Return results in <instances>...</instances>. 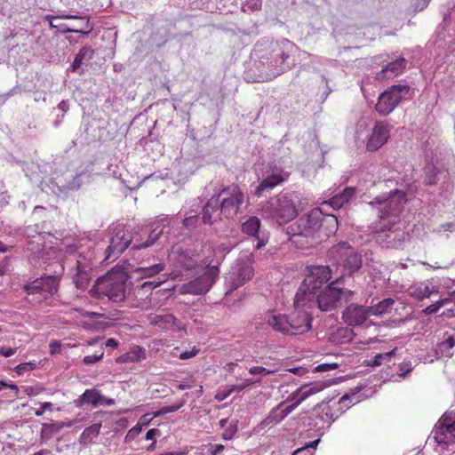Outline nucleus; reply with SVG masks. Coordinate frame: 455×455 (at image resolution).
<instances>
[{"label": "nucleus", "mask_w": 455, "mask_h": 455, "mask_svg": "<svg viewBox=\"0 0 455 455\" xmlns=\"http://www.w3.org/2000/svg\"><path fill=\"white\" fill-rule=\"evenodd\" d=\"M438 292V288L433 285L429 280L416 283L408 289L409 295L419 300L430 298L432 294Z\"/></svg>", "instance_id": "28"}, {"label": "nucleus", "mask_w": 455, "mask_h": 455, "mask_svg": "<svg viewBox=\"0 0 455 455\" xmlns=\"http://www.w3.org/2000/svg\"><path fill=\"white\" fill-rule=\"evenodd\" d=\"M145 358L146 350L140 346H134L129 351L120 355L116 362L119 363H138Z\"/></svg>", "instance_id": "35"}, {"label": "nucleus", "mask_w": 455, "mask_h": 455, "mask_svg": "<svg viewBox=\"0 0 455 455\" xmlns=\"http://www.w3.org/2000/svg\"><path fill=\"white\" fill-rule=\"evenodd\" d=\"M130 238H132L130 243L131 251L133 252L134 257L137 251L152 246L158 240L159 234H154V232H152L150 235H147L138 232H130Z\"/></svg>", "instance_id": "26"}, {"label": "nucleus", "mask_w": 455, "mask_h": 455, "mask_svg": "<svg viewBox=\"0 0 455 455\" xmlns=\"http://www.w3.org/2000/svg\"><path fill=\"white\" fill-rule=\"evenodd\" d=\"M307 269V273L302 284L309 290L316 291L331 278V270L328 266L312 265Z\"/></svg>", "instance_id": "19"}, {"label": "nucleus", "mask_w": 455, "mask_h": 455, "mask_svg": "<svg viewBox=\"0 0 455 455\" xmlns=\"http://www.w3.org/2000/svg\"><path fill=\"white\" fill-rule=\"evenodd\" d=\"M112 236L109 244L105 251L104 261L114 262L130 246L132 238L130 231L123 224H117L111 228Z\"/></svg>", "instance_id": "11"}, {"label": "nucleus", "mask_w": 455, "mask_h": 455, "mask_svg": "<svg viewBox=\"0 0 455 455\" xmlns=\"http://www.w3.org/2000/svg\"><path fill=\"white\" fill-rule=\"evenodd\" d=\"M49 347H50V353L52 355L60 354L61 343L59 340H52L49 345Z\"/></svg>", "instance_id": "54"}, {"label": "nucleus", "mask_w": 455, "mask_h": 455, "mask_svg": "<svg viewBox=\"0 0 455 455\" xmlns=\"http://www.w3.org/2000/svg\"><path fill=\"white\" fill-rule=\"evenodd\" d=\"M395 299L392 298L384 299L374 306L369 307L371 315H381L391 312L395 306Z\"/></svg>", "instance_id": "37"}, {"label": "nucleus", "mask_w": 455, "mask_h": 455, "mask_svg": "<svg viewBox=\"0 0 455 455\" xmlns=\"http://www.w3.org/2000/svg\"><path fill=\"white\" fill-rule=\"evenodd\" d=\"M171 260L177 269L191 271L203 269L208 267L206 261L201 259V257L192 249H177L171 255Z\"/></svg>", "instance_id": "13"}, {"label": "nucleus", "mask_w": 455, "mask_h": 455, "mask_svg": "<svg viewBox=\"0 0 455 455\" xmlns=\"http://www.w3.org/2000/svg\"><path fill=\"white\" fill-rule=\"evenodd\" d=\"M140 432V428H139V427H134L131 428V429L128 431V433H127V435H126V436H125V440L127 441V440H130L131 438H133V437H134V436H136Z\"/></svg>", "instance_id": "63"}, {"label": "nucleus", "mask_w": 455, "mask_h": 455, "mask_svg": "<svg viewBox=\"0 0 455 455\" xmlns=\"http://www.w3.org/2000/svg\"><path fill=\"white\" fill-rule=\"evenodd\" d=\"M356 188L354 187H347L342 192L333 196L326 204L334 209H340L347 204L355 196Z\"/></svg>", "instance_id": "32"}, {"label": "nucleus", "mask_w": 455, "mask_h": 455, "mask_svg": "<svg viewBox=\"0 0 455 455\" xmlns=\"http://www.w3.org/2000/svg\"><path fill=\"white\" fill-rule=\"evenodd\" d=\"M103 355H104V352H103V347H101L100 349L97 353H95L93 355H85L83 359V362L84 364H92V363H95L100 361L103 358Z\"/></svg>", "instance_id": "45"}, {"label": "nucleus", "mask_w": 455, "mask_h": 455, "mask_svg": "<svg viewBox=\"0 0 455 455\" xmlns=\"http://www.w3.org/2000/svg\"><path fill=\"white\" fill-rule=\"evenodd\" d=\"M286 404V402H281L277 406L273 408L268 416L265 419L266 425H275L280 423L285 419L281 408Z\"/></svg>", "instance_id": "39"}, {"label": "nucleus", "mask_w": 455, "mask_h": 455, "mask_svg": "<svg viewBox=\"0 0 455 455\" xmlns=\"http://www.w3.org/2000/svg\"><path fill=\"white\" fill-rule=\"evenodd\" d=\"M101 428V423H94L87 427L79 436V443L87 446L94 442L99 436Z\"/></svg>", "instance_id": "36"}, {"label": "nucleus", "mask_w": 455, "mask_h": 455, "mask_svg": "<svg viewBox=\"0 0 455 455\" xmlns=\"http://www.w3.org/2000/svg\"><path fill=\"white\" fill-rule=\"evenodd\" d=\"M298 196L293 193L281 192L269 198L262 206V216L271 219L278 225H285L299 214Z\"/></svg>", "instance_id": "4"}, {"label": "nucleus", "mask_w": 455, "mask_h": 455, "mask_svg": "<svg viewBox=\"0 0 455 455\" xmlns=\"http://www.w3.org/2000/svg\"><path fill=\"white\" fill-rule=\"evenodd\" d=\"M351 403L350 396L344 395L338 402L330 401L329 403H317L314 408V415L320 420L314 424L315 427H329L336 418L340 415L345 409L349 408Z\"/></svg>", "instance_id": "8"}, {"label": "nucleus", "mask_w": 455, "mask_h": 455, "mask_svg": "<svg viewBox=\"0 0 455 455\" xmlns=\"http://www.w3.org/2000/svg\"><path fill=\"white\" fill-rule=\"evenodd\" d=\"M44 390V388L40 387H27L25 388V393L28 396H34V395H37L41 394Z\"/></svg>", "instance_id": "55"}, {"label": "nucleus", "mask_w": 455, "mask_h": 455, "mask_svg": "<svg viewBox=\"0 0 455 455\" xmlns=\"http://www.w3.org/2000/svg\"><path fill=\"white\" fill-rule=\"evenodd\" d=\"M161 283H156L152 281H146L140 286L138 287V293L144 292L151 294L152 291L158 287Z\"/></svg>", "instance_id": "46"}, {"label": "nucleus", "mask_w": 455, "mask_h": 455, "mask_svg": "<svg viewBox=\"0 0 455 455\" xmlns=\"http://www.w3.org/2000/svg\"><path fill=\"white\" fill-rule=\"evenodd\" d=\"M298 407V405L294 404L293 403L287 405V406H283V408H281L284 417L286 418L290 413H291L296 408Z\"/></svg>", "instance_id": "61"}, {"label": "nucleus", "mask_w": 455, "mask_h": 455, "mask_svg": "<svg viewBox=\"0 0 455 455\" xmlns=\"http://www.w3.org/2000/svg\"><path fill=\"white\" fill-rule=\"evenodd\" d=\"M200 349L197 347H193L191 350L180 351L178 347H174L171 352L173 357H178L181 360H188L197 355Z\"/></svg>", "instance_id": "40"}, {"label": "nucleus", "mask_w": 455, "mask_h": 455, "mask_svg": "<svg viewBox=\"0 0 455 455\" xmlns=\"http://www.w3.org/2000/svg\"><path fill=\"white\" fill-rule=\"evenodd\" d=\"M288 178V172H277L268 175L256 188L255 195L257 196H260L265 189L274 188L275 187L287 180Z\"/></svg>", "instance_id": "29"}, {"label": "nucleus", "mask_w": 455, "mask_h": 455, "mask_svg": "<svg viewBox=\"0 0 455 455\" xmlns=\"http://www.w3.org/2000/svg\"><path fill=\"white\" fill-rule=\"evenodd\" d=\"M196 380L193 377H189L184 379V381L177 386L179 390L191 389L195 387Z\"/></svg>", "instance_id": "51"}, {"label": "nucleus", "mask_w": 455, "mask_h": 455, "mask_svg": "<svg viewBox=\"0 0 455 455\" xmlns=\"http://www.w3.org/2000/svg\"><path fill=\"white\" fill-rule=\"evenodd\" d=\"M140 264H143V266L134 268L132 273L142 279L156 276L165 268V265L163 262L147 265L146 260L142 259Z\"/></svg>", "instance_id": "31"}, {"label": "nucleus", "mask_w": 455, "mask_h": 455, "mask_svg": "<svg viewBox=\"0 0 455 455\" xmlns=\"http://www.w3.org/2000/svg\"><path fill=\"white\" fill-rule=\"evenodd\" d=\"M23 289L30 303L41 304L58 291L59 279L53 275L42 276L25 284Z\"/></svg>", "instance_id": "6"}, {"label": "nucleus", "mask_w": 455, "mask_h": 455, "mask_svg": "<svg viewBox=\"0 0 455 455\" xmlns=\"http://www.w3.org/2000/svg\"><path fill=\"white\" fill-rule=\"evenodd\" d=\"M160 435V430L157 428H151L146 434L147 440H153L156 435Z\"/></svg>", "instance_id": "62"}, {"label": "nucleus", "mask_w": 455, "mask_h": 455, "mask_svg": "<svg viewBox=\"0 0 455 455\" xmlns=\"http://www.w3.org/2000/svg\"><path fill=\"white\" fill-rule=\"evenodd\" d=\"M93 261L90 256L79 254L73 268V282L77 289L85 290L89 284L93 268Z\"/></svg>", "instance_id": "17"}, {"label": "nucleus", "mask_w": 455, "mask_h": 455, "mask_svg": "<svg viewBox=\"0 0 455 455\" xmlns=\"http://www.w3.org/2000/svg\"><path fill=\"white\" fill-rule=\"evenodd\" d=\"M325 387L326 384L324 382H315L307 385H303L300 387L297 388L295 391L291 392L283 402H286V403H293L294 404L299 406L308 397L319 393Z\"/></svg>", "instance_id": "22"}, {"label": "nucleus", "mask_w": 455, "mask_h": 455, "mask_svg": "<svg viewBox=\"0 0 455 455\" xmlns=\"http://www.w3.org/2000/svg\"><path fill=\"white\" fill-rule=\"evenodd\" d=\"M451 302V299L445 298L436 301L435 303L427 307L422 310V313L426 315L437 313L441 307H444Z\"/></svg>", "instance_id": "41"}, {"label": "nucleus", "mask_w": 455, "mask_h": 455, "mask_svg": "<svg viewBox=\"0 0 455 455\" xmlns=\"http://www.w3.org/2000/svg\"><path fill=\"white\" fill-rule=\"evenodd\" d=\"M320 440L319 439H316L313 442H311L310 443H308L307 445H306L305 447H302V448H299V449H297L293 453L292 455H299L300 452H302L303 451H305L306 449L307 448H313V449H315L317 444L319 443Z\"/></svg>", "instance_id": "60"}, {"label": "nucleus", "mask_w": 455, "mask_h": 455, "mask_svg": "<svg viewBox=\"0 0 455 455\" xmlns=\"http://www.w3.org/2000/svg\"><path fill=\"white\" fill-rule=\"evenodd\" d=\"M72 20L82 21L85 25V28H71L67 24L60 23L59 25H56V28H58L61 34L79 33L84 36H88L93 30V26L91 24L90 18L88 16H76V18H73Z\"/></svg>", "instance_id": "34"}, {"label": "nucleus", "mask_w": 455, "mask_h": 455, "mask_svg": "<svg viewBox=\"0 0 455 455\" xmlns=\"http://www.w3.org/2000/svg\"><path fill=\"white\" fill-rule=\"evenodd\" d=\"M94 51L91 47H83L76 54L73 63L71 64V70L76 71L78 69L84 60L92 59Z\"/></svg>", "instance_id": "38"}, {"label": "nucleus", "mask_w": 455, "mask_h": 455, "mask_svg": "<svg viewBox=\"0 0 455 455\" xmlns=\"http://www.w3.org/2000/svg\"><path fill=\"white\" fill-rule=\"evenodd\" d=\"M374 239L381 247L387 249H403L405 246L408 234L402 228L401 221L388 220L379 228L373 231Z\"/></svg>", "instance_id": "5"}, {"label": "nucleus", "mask_w": 455, "mask_h": 455, "mask_svg": "<svg viewBox=\"0 0 455 455\" xmlns=\"http://www.w3.org/2000/svg\"><path fill=\"white\" fill-rule=\"evenodd\" d=\"M245 197V194L237 184L222 188L204 206L203 222L212 225L218 220L234 219L244 204Z\"/></svg>", "instance_id": "2"}, {"label": "nucleus", "mask_w": 455, "mask_h": 455, "mask_svg": "<svg viewBox=\"0 0 455 455\" xmlns=\"http://www.w3.org/2000/svg\"><path fill=\"white\" fill-rule=\"evenodd\" d=\"M149 324L157 326L161 329L168 330L176 324V318L172 314H149L147 315Z\"/></svg>", "instance_id": "33"}, {"label": "nucleus", "mask_w": 455, "mask_h": 455, "mask_svg": "<svg viewBox=\"0 0 455 455\" xmlns=\"http://www.w3.org/2000/svg\"><path fill=\"white\" fill-rule=\"evenodd\" d=\"M225 449V446L223 444H214L211 445L207 451L208 455H219Z\"/></svg>", "instance_id": "53"}, {"label": "nucleus", "mask_w": 455, "mask_h": 455, "mask_svg": "<svg viewBox=\"0 0 455 455\" xmlns=\"http://www.w3.org/2000/svg\"><path fill=\"white\" fill-rule=\"evenodd\" d=\"M289 335H299L311 330L312 318L307 311L295 310L288 315Z\"/></svg>", "instance_id": "21"}, {"label": "nucleus", "mask_w": 455, "mask_h": 455, "mask_svg": "<svg viewBox=\"0 0 455 455\" xmlns=\"http://www.w3.org/2000/svg\"><path fill=\"white\" fill-rule=\"evenodd\" d=\"M315 291L309 290L308 287L301 283L294 299L295 310L307 311V308H313L316 303Z\"/></svg>", "instance_id": "25"}, {"label": "nucleus", "mask_w": 455, "mask_h": 455, "mask_svg": "<svg viewBox=\"0 0 455 455\" xmlns=\"http://www.w3.org/2000/svg\"><path fill=\"white\" fill-rule=\"evenodd\" d=\"M76 403L80 408L84 404H91L94 407L98 405L111 406L115 404V400L113 398L104 396L96 388H91L86 389Z\"/></svg>", "instance_id": "24"}, {"label": "nucleus", "mask_w": 455, "mask_h": 455, "mask_svg": "<svg viewBox=\"0 0 455 455\" xmlns=\"http://www.w3.org/2000/svg\"><path fill=\"white\" fill-rule=\"evenodd\" d=\"M219 273L220 270L217 267L208 266L207 270L202 275L182 286L183 292L189 294H204L207 292L218 277Z\"/></svg>", "instance_id": "16"}, {"label": "nucleus", "mask_w": 455, "mask_h": 455, "mask_svg": "<svg viewBox=\"0 0 455 455\" xmlns=\"http://www.w3.org/2000/svg\"><path fill=\"white\" fill-rule=\"evenodd\" d=\"M128 279L129 275L125 267L116 266L96 280L89 293L94 299L108 298V300L115 303L122 302L126 297Z\"/></svg>", "instance_id": "3"}, {"label": "nucleus", "mask_w": 455, "mask_h": 455, "mask_svg": "<svg viewBox=\"0 0 455 455\" xmlns=\"http://www.w3.org/2000/svg\"><path fill=\"white\" fill-rule=\"evenodd\" d=\"M184 404H185V401H182L178 404L164 406V407L161 408V410H159L158 411L155 412L154 417H158L162 414L175 412L178 410H180Z\"/></svg>", "instance_id": "43"}, {"label": "nucleus", "mask_w": 455, "mask_h": 455, "mask_svg": "<svg viewBox=\"0 0 455 455\" xmlns=\"http://www.w3.org/2000/svg\"><path fill=\"white\" fill-rule=\"evenodd\" d=\"M433 437L438 444L449 445L455 443V419L443 416L433 430Z\"/></svg>", "instance_id": "18"}, {"label": "nucleus", "mask_w": 455, "mask_h": 455, "mask_svg": "<svg viewBox=\"0 0 455 455\" xmlns=\"http://www.w3.org/2000/svg\"><path fill=\"white\" fill-rule=\"evenodd\" d=\"M277 371L276 368L267 369L262 366H252L249 369V373L252 375H269L274 374Z\"/></svg>", "instance_id": "44"}, {"label": "nucleus", "mask_w": 455, "mask_h": 455, "mask_svg": "<svg viewBox=\"0 0 455 455\" xmlns=\"http://www.w3.org/2000/svg\"><path fill=\"white\" fill-rule=\"evenodd\" d=\"M198 221V216L192 215L183 220V225L187 228H194Z\"/></svg>", "instance_id": "56"}, {"label": "nucleus", "mask_w": 455, "mask_h": 455, "mask_svg": "<svg viewBox=\"0 0 455 455\" xmlns=\"http://www.w3.org/2000/svg\"><path fill=\"white\" fill-rule=\"evenodd\" d=\"M62 427L63 424L61 423L44 424L42 428V435H45L47 433L52 435L53 433L60 431Z\"/></svg>", "instance_id": "47"}, {"label": "nucleus", "mask_w": 455, "mask_h": 455, "mask_svg": "<svg viewBox=\"0 0 455 455\" xmlns=\"http://www.w3.org/2000/svg\"><path fill=\"white\" fill-rule=\"evenodd\" d=\"M36 364L32 362L22 363H20L19 365H17L14 368V371L18 375H22L26 371L34 370L36 368Z\"/></svg>", "instance_id": "48"}, {"label": "nucleus", "mask_w": 455, "mask_h": 455, "mask_svg": "<svg viewBox=\"0 0 455 455\" xmlns=\"http://www.w3.org/2000/svg\"><path fill=\"white\" fill-rule=\"evenodd\" d=\"M16 348L12 347H0V355L4 357H10L16 353Z\"/></svg>", "instance_id": "59"}, {"label": "nucleus", "mask_w": 455, "mask_h": 455, "mask_svg": "<svg viewBox=\"0 0 455 455\" xmlns=\"http://www.w3.org/2000/svg\"><path fill=\"white\" fill-rule=\"evenodd\" d=\"M260 228V220L258 217L251 216L247 220H245L242 224V232L251 236H255L258 240V243L255 246L257 250L263 247L267 241H265L263 238H259L258 234Z\"/></svg>", "instance_id": "30"}, {"label": "nucleus", "mask_w": 455, "mask_h": 455, "mask_svg": "<svg viewBox=\"0 0 455 455\" xmlns=\"http://www.w3.org/2000/svg\"><path fill=\"white\" fill-rule=\"evenodd\" d=\"M412 371L411 363L410 361L402 363L398 367L397 374L404 378Z\"/></svg>", "instance_id": "49"}, {"label": "nucleus", "mask_w": 455, "mask_h": 455, "mask_svg": "<svg viewBox=\"0 0 455 455\" xmlns=\"http://www.w3.org/2000/svg\"><path fill=\"white\" fill-rule=\"evenodd\" d=\"M338 363H321L317 365L315 369V371H328L338 368Z\"/></svg>", "instance_id": "52"}, {"label": "nucleus", "mask_w": 455, "mask_h": 455, "mask_svg": "<svg viewBox=\"0 0 455 455\" xmlns=\"http://www.w3.org/2000/svg\"><path fill=\"white\" fill-rule=\"evenodd\" d=\"M406 202L407 196L405 192L395 189L390 192L387 197H375L374 200L371 202V204L378 207L381 220H385L389 219L401 221L399 215Z\"/></svg>", "instance_id": "7"}, {"label": "nucleus", "mask_w": 455, "mask_h": 455, "mask_svg": "<svg viewBox=\"0 0 455 455\" xmlns=\"http://www.w3.org/2000/svg\"><path fill=\"white\" fill-rule=\"evenodd\" d=\"M331 254L342 264L349 273H354L362 267L361 257L354 251L347 242L339 243L331 248Z\"/></svg>", "instance_id": "15"}, {"label": "nucleus", "mask_w": 455, "mask_h": 455, "mask_svg": "<svg viewBox=\"0 0 455 455\" xmlns=\"http://www.w3.org/2000/svg\"><path fill=\"white\" fill-rule=\"evenodd\" d=\"M407 84H395L388 87L378 98L375 110L380 116H387L398 106L402 100L409 93Z\"/></svg>", "instance_id": "10"}, {"label": "nucleus", "mask_w": 455, "mask_h": 455, "mask_svg": "<svg viewBox=\"0 0 455 455\" xmlns=\"http://www.w3.org/2000/svg\"><path fill=\"white\" fill-rule=\"evenodd\" d=\"M251 255L240 258L228 273L226 282L231 290H235L251 280L254 275Z\"/></svg>", "instance_id": "12"}, {"label": "nucleus", "mask_w": 455, "mask_h": 455, "mask_svg": "<svg viewBox=\"0 0 455 455\" xmlns=\"http://www.w3.org/2000/svg\"><path fill=\"white\" fill-rule=\"evenodd\" d=\"M373 64L380 68L375 73V78L383 80L401 74L406 67V60L403 58L392 60L389 55H379L374 58Z\"/></svg>", "instance_id": "14"}, {"label": "nucleus", "mask_w": 455, "mask_h": 455, "mask_svg": "<svg viewBox=\"0 0 455 455\" xmlns=\"http://www.w3.org/2000/svg\"><path fill=\"white\" fill-rule=\"evenodd\" d=\"M73 18H76V15H66V14H61V15H47L45 17V19L49 21L50 23V26L51 28H56V25L57 24H54V20H68V19H73Z\"/></svg>", "instance_id": "50"}, {"label": "nucleus", "mask_w": 455, "mask_h": 455, "mask_svg": "<svg viewBox=\"0 0 455 455\" xmlns=\"http://www.w3.org/2000/svg\"><path fill=\"white\" fill-rule=\"evenodd\" d=\"M371 315L369 307L357 304H350L342 314L343 321L350 326L363 324Z\"/></svg>", "instance_id": "23"}, {"label": "nucleus", "mask_w": 455, "mask_h": 455, "mask_svg": "<svg viewBox=\"0 0 455 455\" xmlns=\"http://www.w3.org/2000/svg\"><path fill=\"white\" fill-rule=\"evenodd\" d=\"M395 351L396 348H394L387 353L377 354L369 364L371 366H379L383 361H389L395 355Z\"/></svg>", "instance_id": "42"}, {"label": "nucleus", "mask_w": 455, "mask_h": 455, "mask_svg": "<svg viewBox=\"0 0 455 455\" xmlns=\"http://www.w3.org/2000/svg\"><path fill=\"white\" fill-rule=\"evenodd\" d=\"M118 346V342L115 339H108L106 343H105V347H116Z\"/></svg>", "instance_id": "64"}, {"label": "nucleus", "mask_w": 455, "mask_h": 455, "mask_svg": "<svg viewBox=\"0 0 455 455\" xmlns=\"http://www.w3.org/2000/svg\"><path fill=\"white\" fill-rule=\"evenodd\" d=\"M392 126L386 121H377L368 136L366 149L371 152L379 150L390 137Z\"/></svg>", "instance_id": "20"}, {"label": "nucleus", "mask_w": 455, "mask_h": 455, "mask_svg": "<svg viewBox=\"0 0 455 455\" xmlns=\"http://www.w3.org/2000/svg\"><path fill=\"white\" fill-rule=\"evenodd\" d=\"M338 220L333 214H324L315 208L289 227L291 241L300 249L315 247L334 235Z\"/></svg>", "instance_id": "1"}, {"label": "nucleus", "mask_w": 455, "mask_h": 455, "mask_svg": "<svg viewBox=\"0 0 455 455\" xmlns=\"http://www.w3.org/2000/svg\"><path fill=\"white\" fill-rule=\"evenodd\" d=\"M52 406L53 404L50 402L42 403L41 408L35 411V415L36 417H41L44 415L45 410H51Z\"/></svg>", "instance_id": "58"}, {"label": "nucleus", "mask_w": 455, "mask_h": 455, "mask_svg": "<svg viewBox=\"0 0 455 455\" xmlns=\"http://www.w3.org/2000/svg\"><path fill=\"white\" fill-rule=\"evenodd\" d=\"M338 283L339 279L331 282L316 296L317 307L322 311H331L338 307L342 299L347 301L354 295L350 290L337 287L335 284Z\"/></svg>", "instance_id": "9"}, {"label": "nucleus", "mask_w": 455, "mask_h": 455, "mask_svg": "<svg viewBox=\"0 0 455 455\" xmlns=\"http://www.w3.org/2000/svg\"><path fill=\"white\" fill-rule=\"evenodd\" d=\"M265 321L274 331L289 335L288 315L276 311H269L265 315Z\"/></svg>", "instance_id": "27"}, {"label": "nucleus", "mask_w": 455, "mask_h": 455, "mask_svg": "<svg viewBox=\"0 0 455 455\" xmlns=\"http://www.w3.org/2000/svg\"><path fill=\"white\" fill-rule=\"evenodd\" d=\"M454 346H455V338L453 336L448 337L440 345V347L443 349H451Z\"/></svg>", "instance_id": "57"}]
</instances>
